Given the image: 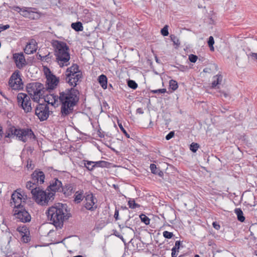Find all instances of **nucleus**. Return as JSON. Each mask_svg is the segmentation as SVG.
<instances>
[{"label": "nucleus", "instance_id": "obj_17", "mask_svg": "<svg viewBox=\"0 0 257 257\" xmlns=\"http://www.w3.org/2000/svg\"><path fill=\"white\" fill-rule=\"evenodd\" d=\"M13 57L17 67L19 69H22L26 65V60L22 53H15L13 54Z\"/></svg>", "mask_w": 257, "mask_h": 257}, {"label": "nucleus", "instance_id": "obj_7", "mask_svg": "<svg viewBox=\"0 0 257 257\" xmlns=\"http://www.w3.org/2000/svg\"><path fill=\"white\" fill-rule=\"evenodd\" d=\"M26 89L31 98L37 102L44 97V94L47 91L44 85L39 82L30 83L27 84Z\"/></svg>", "mask_w": 257, "mask_h": 257}, {"label": "nucleus", "instance_id": "obj_18", "mask_svg": "<svg viewBox=\"0 0 257 257\" xmlns=\"http://www.w3.org/2000/svg\"><path fill=\"white\" fill-rule=\"evenodd\" d=\"M17 230L21 235L22 241L27 243L30 240V231L26 225L18 227Z\"/></svg>", "mask_w": 257, "mask_h": 257}, {"label": "nucleus", "instance_id": "obj_10", "mask_svg": "<svg viewBox=\"0 0 257 257\" xmlns=\"http://www.w3.org/2000/svg\"><path fill=\"white\" fill-rule=\"evenodd\" d=\"M18 191L19 190L15 191L11 196L10 204L13 207V210L20 209L25 205V198Z\"/></svg>", "mask_w": 257, "mask_h": 257}, {"label": "nucleus", "instance_id": "obj_20", "mask_svg": "<svg viewBox=\"0 0 257 257\" xmlns=\"http://www.w3.org/2000/svg\"><path fill=\"white\" fill-rule=\"evenodd\" d=\"M37 49V43L35 40L32 39L27 43L24 49V52L27 54H31L35 53Z\"/></svg>", "mask_w": 257, "mask_h": 257}, {"label": "nucleus", "instance_id": "obj_41", "mask_svg": "<svg viewBox=\"0 0 257 257\" xmlns=\"http://www.w3.org/2000/svg\"><path fill=\"white\" fill-rule=\"evenodd\" d=\"M151 92L154 94L165 93L167 92V90L165 88L158 89L152 90Z\"/></svg>", "mask_w": 257, "mask_h": 257}, {"label": "nucleus", "instance_id": "obj_32", "mask_svg": "<svg viewBox=\"0 0 257 257\" xmlns=\"http://www.w3.org/2000/svg\"><path fill=\"white\" fill-rule=\"evenodd\" d=\"M128 205L131 209H136L140 207V205L136 203L134 199H130L128 201Z\"/></svg>", "mask_w": 257, "mask_h": 257}, {"label": "nucleus", "instance_id": "obj_9", "mask_svg": "<svg viewBox=\"0 0 257 257\" xmlns=\"http://www.w3.org/2000/svg\"><path fill=\"white\" fill-rule=\"evenodd\" d=\"M17 100L18 106L23 109L25 113L32 111V101L30 96L25 93H19L17 95Z\"/></svg>", "mask_w": 257, "mask_h": 257}, {"label": "nucleus", "instance_id": "obj_43", "mask_svg": "<svg viewBox=\"0 0 257 257\" xmlns=\"http://www.w3.org/2000/svg\"><path fill=\"white\" fill-rule=\"evenodd\" d=\"M171 256L172 257H177L178 252L179 251V249H177L175 248H172V249Z\"/></svg>", "mask_w": 257, "mask_h": 257}, {"label": "nucleus", "instance_id": "obj_12", "mask_svg": "<svg viewBox=\"0 0 257 257\" xmlns=\"http://www.w3.org/2000/svg\"><path fill=\"white\" fill-rule=\"evenodd\" d=\"M9 85L14 90H21L23 89V83L19 71H16L12 74L9 81Z\"/></svg>", "mask_w": 257, "mask_h": 257}, {"label": "nucleus", "instance_id": "obj_48", "mask_svg": "<svg viewBox=\"0 0 257 257\" xmlns=\"http://www.w3.org/2000/svg\"><path fill=\"white\" fill-rule=\"evenodd\" d=\"M248 57H251L252 59L257 60V53L251 52L249 54H247Z\"/></svg>", "mask_w": 257, "mask_h": 257}, {"label": "nucleus", "instance_id": "obj_6", "mask_svg": "<svg viewBox=\"0 0 257 257\" xmlns=\"http://www.w3.org/2000/svg\"><path fill=\"white\" fill-rule=\"evenodd\" d=\"M82 78V73L76 64L68 68L65 72V80L71 86L75 87Z\"/></svg>", "mask_w": 257, "mask_h": 257}, {"label": "nucleus", "instance_id": "obj_40", "mask_svg": "<svg viewBox=\"0 0 257 257\" xmlns=\"http://www.w3.org/2000/svg\"><path fill=\"white\" fill-rule=\"evenodd\" d=\"M163 236L165 238H168V239H170L171 238L174 234L173 233V232H169V231H165L163 232Z\"/></svg>", "mask_w": 257, "mask_h": 257}, {"label": "nucleus", "instance_id": "obj_14", "mask_svg": "<svg viewBox=\"0 0 257 257\" xmlns=\"http://www.w3.org/2000/svg\"><path fill=\"white\" fill-rule=\"evenodd\" d=\"M97 200L91 192L85 193V198L84 201L85 208L90 211H94L97 208L96 203Z\"/></svg>", "mask_w": 257, "mask_h": 257}, {"label": "nucleus", "instance_id": "obj_56", "mask_svg": "<svg viewBox=\"0 0 257 257\" xmlns=\"http://www.w3.org/2000/svg\"><path fill=\"white\" fill-rule=\"evenodd\" d=\"M13 255H14V257H19V255L16 253H14Z\"/></svg>", "mask_w": 257, "mask_h": 257}, {"label": "nucleus", "instance_id": "obj_47", "mask_svg": "<svg viewBox=\"0 0 257 257\" xmlns=\"http://www.w3.org/2000/svg\"><path fill=\"white\" fill-rule=\"evenodd\" d=\"M9 28H10V25H3L1 24V25H0V30H1V32L2 31L7 30V29H9Z\"/></svg>", "mask_w": 257, "mask_h": 257}, {"label": "nucleus", "instance_id": "obj_38", "mask_svg": "<svg viewBox=\"0 0 257 257\" xmlns=\"http://www.w3.org/2000/svg\"><path fill=\"white\" fill-rule=\"evenodd\" d=\"M117 123H118V125L120 130L122 131V132L123 133V134L125 135V136L127 138H130L129 134L126 132L125 130L123 128L121 123L119 122V121H117Z\"/></svg>", "mask_w": 257, "mask_h": 257}, {"label": "nucleus", "instance_id": "obj_57", "mask_svg": "<svg viewBox=\"0 0 257 257\" xmlns=\"http://www.w3.org/2000/svg\"><path fill=\"white\" fill-rule=\"evenodd\" d=\"M194 257H200V256L198 254H196Z\"/></svg>", "mask_w": 257, "mask_h": 257}, {"label": "nucleus", "instance_id": "obj_31", "mask_svg": "<svg viewBox=\"0 0 257 257\" xmlns=\"http://www.w3.org/2000/svg\"><path fill=\"white\" fill-rule=\"evenodd\" d=\"M150 169L153 174H158L160 176L161 175V173H162V172L160 171V170L157 169L155 164H151L150 165Z\"/></svg>", "mask_w": 257, "mask_h": 257}, {"label": "nucleus", "instance_id": "obj_29", "mask_svg": "<svg viewBox=\"0 0 257 257\" xmlns=\"http://www.w3.org/2000/svg\"><path fill=\"white\" fill-rule=\"evenodd\" d=\"M107 163V162L104 161L94 162V169L98 167H105Z\"/></svg>", "mask_w": 257, "mask_h": 257}, {"label": "nucleus", "instance_id": "obj_34", "mask_svg": "<svg viewBox=\"0 0 257 257\" xmlns=\"http://www.w3.org/2000/svg\"><path fill=\"white\" fill-rule=\"evenodd\" d=\"M170 37L171 40L173 42L174 45H175L177 46L180 45V42L177 36L174 35H171Z\"/></svg>", "mask_w": 257, "mask_h": 257}, {"label": "nucleus", "instance_id": "obj_24", "mask_svg": "<svg viewBox=\"0 0 257 257\" xmlns=\"http://www.w3.org/2000/svg\"><path fill=\"white\" fill-rule=\"evenodd\" d=\"M98 81L99 84L100 85V86H101V87L103 89H105L107 88V78L105 75H104V74L100 75L98 77Z\"/></svg>", "mask_w": 257, "mask_h": 257}, {"label": "nucleus", "instance_id": "obj_53", "mask_svg": "<svg viewBox=\"0 0 257 257\" xmlns=\"http://www.w3.org/2000/svg\"><path fill=\"white\" fill-rule=\"evenodd\" d=\"M97 134H98V136L101 138H103L104 137L103 133H101L100 130H98Z\"/></svg>", "mask_w": 257, "mask_h": 257}, {"label": "nucleus", "instance_id": "obj_37", "mask_svg": "<svg viewBox=\"0 0 257 257\" xmlns=\"http://www.w3.org/2000/svg\"><path fill=\"white\" fill-rule=\"evenodd\" d=\"M199 148V145L197 143H192L190 146V150L193 153H195L198 148Z\"/></svg>", "mask_w": 257, "mask_h": 257}, {"label": "nucleus", "instance_id": "obj_28", "mask_svg": "<svg viewBox=\"0 0 257 257\" xmlns=\"http://www.w3.org/2000/svg\"><path fill=\"white\" fill-rule=\"evenodd\" d=\"M84 166L88 170L92 171L94 169V161L83 160Z\"/></svg>", "mask_w": 257, "mask_h": 257}, {"label": "nucleus", "instance_id": "obj_45", "mask_svg": "<svg viewBox=\"0 0 257 257\" xmlns=\"http://www.w3.org/2000/svg\"><path fill=\"white\" fill-rule=\"evenodd\" d=\"M26 167L28 169H33V166L32 164V161L30 159H28L27 160Z\"/></svg>", "mask_w": 257, "mask_h": 257}, {"label": "nucleus", "instance_id": "obj_2", "mask_svg": "<svg viewBox=\"0 0 257 257\" xmlns=\"http://www.w3.org/2000/svg\"><path fill=\"white\" fill-rule=\"evenodd\" d=\"M79 99V92L74 87L68 88L60 92L59 101L61 105V117H65L73 113L74 108L77 105Z\"/></svg>", "mask_w": 257, "mask_h": 257}, {"label": "nucleus", "instance_id": "obj_33", "mask_svg": "<svg viewBox=\"0 0 257 257\" xmlns=\"http://www.w3.org/2000/svg\"><path fill=\"white\" fill-rule=\"evenodd\" d=\"M140 217L142 222H144L146 225H149L150 224V219L146 215L142 214L140 215Z\"/></svg>", "mask_w": 257, "mask_h": 257}, {"label": "nucleus", "instance_id": "obj_22", "mask_svg": "<svg viewBox=\"0 0 257 257\" xmlns=\"http://www.w3.org/2000/svg\"><path fill=\"white\" fill-rule=\"evenodd\" d=\"M61 191L65 196H70L74 192L73 186L71 184H66L64 187L62 186Z\"/></svg>", "mask_w": 257, "mask_h": 257}, {"label": "nucleus", "instance_id": "obj_5", "mask_svg": "<svg viewBox=\"0 0 257 257\" xmlns=\"http://www.w3.org/2000/svg\"><path fill=\"white\" fill-rule=\"evenodd\" d=\"M52 45L54 49L56 61L59 66L63 67L69 65L70 56L69 48L67 44L63 41L54 40Z\"/></svg>", "mask_w": 257, "mask_h": 257}, {"label": "nucleus", "instance_id": "obj_16", "mask_svg": "<svg viewBox=\"0 0 257 257\" xmlns=\"http://www.w3.org/2000/svg\"><path fill=\"white\" fill-rule=\"evenodd\" d=\"M62 183L61 181L57 178H54L50 181V184L48 186L47 191L49 193H54V197L56 192L61 191Z\"/></svg>", "mask_w": 257, "mask_h": 257}, {"label": "nucleus", "instance_id": "obj_23", "mask_svg": "<svg viewBox=\"0 0 257 257\" xmlns=\"http://www.w3.org/2000/svg\"><path fill=\"white\" fill-rule=\"evenodd\" d=\"M81 17L82 18V20L85 23H88L92 20L91 13L87 9H84L83 10Z\"/></svg>", "mask_w": 257, "mask_h": 257}, {"label": "nucleus", "instance_id": "obj_11", "mask_svg": "<svg viewBox=\"0 0 257 257\" xmlns=\"http://www.w3.org/2000/svg\"><path fill=\"white\" fill-rule=\"evenodd\" d=\"M49 107L48 104L38 103L35 109V114L37 116L40 121L47 119L49 116Z\"/></svg>", "mask_w": 257, "mask_h": 257}, {"label": "nucleus", "instance_id": "obj_42", "mask_svg": "<svg viewBox=\"0 0 257 257\" xmlns=\"http://www.w3.org/2000/svg\"><path fill=\"white\" fill-rule=\"evenodd\" d=\"M198 57L193 54H190L189 56V60L191 62L195 63L197 60Z\"/></svg>", "mask_w": 257, "mask_h": 257}, {"label": "nucleus", "instance_id": "obj_21", "mask_svg": "<svg viewBox=\"0 0 257 257\" xmlns=\"http://www.w3.org/2000/svg\"><path fill=\"white\" fill-rule=\"evenodd\" d=\"M85 198V194L84 195L83 190L80 189L75 192L73 201L75 203L79 204Z\"/></svg>", "mask_w": 257, "mask_h": 257}, {"label": "nucleus", "instance_id": "obj_1", "mask_svg": "<svg viewBox=\"0 0 257 257\" xmlns=\"http://www.w3.org/2000/svg\"><path fill=\"white\" fill-rule=\"evenodd\" d=\"M45 178L43 172L35 170L31 175V180L26 184L27 188L31 190L33 198L41 205H47L54 199V193L44 191L38 186L44 182Z\"/></svg>", "mask_w": 257, "mask_h": 257}, {"label": "nucleus", "instance_id": "obj_15", "mask_svg": "<svg viewBox=\"0 0 257 257\" xmlns=\"http://www.w3.org/2000/svg\"><path fill=\"white\" fill-rule=\"evenodd\" d=\"M49 74L47 75V81H46V90L48 89L52 90L54 89L59 83V78L56 77V76L51 73V71L48 69Z\"/></svg>", "mask_w": 257, "mask_h": 257}, {"label": "nucleus", "instance_id": "obj_55", "mask_svg": "<svg viewBox=\"0 0 257 257\" xmlns=\"http://www.w3.org/2000/svg\"><path fill=\"white\" fill-rule=\"evenodd\" d=\"M3 134V127L1 125V124H0V139L2 138Z\"/></svg>", "mask_w": 257, "mask_h": 257}, {"label": "nucleus", "instance_id": "obj_50", "mask_svg": "<svg viewBox=\"0 0 257 257\" xmlns=\"http://www.w3.org/2000/svg\"><path fill=\"white\" fill-rule=\"evenodd\" d=\"M212 225H213V227L216 229V230H218L220 229V225L219 224H218L216 222H213V223H212Z\"/></svg>", "mask_w": 257, "mask_h": 257}, {"label": "nucleus", "instance_id": "obj_60", "mask_svg": "<svg viewBox=\"0 0 257 257\" xmlns=\"http://www.w3.org/2000/svg\"><path fill=\"white\" fill-rule=\"evenodd\" d=\"M256 157H257V156H256Z\"/></svg>", "mask_w": 257, "mask_h": 257}, {"label": "nucleus", "instance_id": "obj_46", "mask_svg": "<svg viewBox=\"0 0 257 257\" xmlns=\"http://www.w3.org/2000/svg\"><path fill=\"white\" fill-rule=\"evenodd\" d=\"M181 245V242L180 240H177L175 242V246L173 248H175L177 249H180Z\"/></svg>", "mask_w": 257, "mask_h": 257}, {"label": "nucleus", "instance_id": "obj_26", "mask_svg": "<svg viewBox=\"0 0 257 257\" xmlns=\"http://www.w3.org/2000/svg\"><path fill=\"white\" fill-rule=\"evenodd\" d=\"M71 28L76 32L82 31L83 27L80 22L72 23L71 25Z\"/></svg>", "mask_w": 257, "mask_h": 257}, {"label": "nucleus", "instance_id": "obj_59", "mask_svg": "<svg viewBox=\"0 0 257 257\" xmlns=\"http://www.w3.org/2000/svg\"><path fill=\"white\" fill-rule=\"evenodd\" d=\"M256 255H257V254Z\"/></svg>", "mask_w": 257, "mask_h": 257}, {"label": "nucleus", "instance_id": "obj_4", "mask_svg": "<svg viewBox=\"0 0 257 257\" xmlns=\"http://www.w3.org/2000/svg\"><path fill=\"white\" fill-rule=\"evenodd\" d=\"M6 138L14 139L26 143L28 140H35L36 137L33 131L30 128L16 127L15 126L9 124L6 131Z\"/></svg>", "mask_w": 257, "mask_h": 257}, {"label": "nucleus", "instance_id": "obj_52", "mask_svg": "<svg viewBox=\"0 0 257 257\" xmlns=\"http://www.w3.org/2000/svg\"><path fill=\"white\" fill-rule=\"evenodd\" d=\"M136 112L137 113L142 114L144 113V110L142 108H138L137 109Z\"/></svg>", "mask_w": 257, "mask_h": 257}, {"label": "nucleus", "instance_id": "obj_8", "mask_svg": "<svg viewBox=\"0 0 257 257\" xmlns=\"http://www.w3.org/2000/svg\"><path fill=\"white\" fill-rule=\"evenodd\" d=\"M12 9L18 12L23 17L31 20H37L40 17V14L35 8L25 7L20 8L19 6H14L12 7Z\"/></svg>", "mask_w": 257, "mask_h": 257}, {"label": "nucleus", "instance_id": "obj_49", "mask_svg": "<svg viewBox=\"0 0 257 257\" xmlns=\"http://www.w3.org/2000/svg\"><path fill=\"white\" fill-rule=\"evenodd\" d=\"M40 56L41 57V59H40L42 61L48 62V60L50 59V58L49 57V54L48 55H46L44 56H41L40 55Z\"/></svg>", "mask_w": 257, "mask_h": 257}, {"label": "nucleus", "instance_id": "obj_25", "mask_svg": "<svg viewBox=\"0 0 257 257\" xmlns=\"http://www.w3.org/2000/svg\"><path fill=\"white\" fill-rule=\"evenodd\" d=\"M222 76L221 74H217L213 77V80L211 83L212 88L216 87L218 85L220 84L222 80Z\"/></svg>", "mask_w": 257, "mask_h": 257}, {"label": "nucleus", "instance_id": "obj_44", "mask_svg": "<svg viewBox=\"0 0 257 257\" xmlns=\"http://www.w3.org/2000/svg\"><path fill=\"white\" fill-rule=\"evenodd\" d=\"M175 135V133L174 131L170 132L165 137V139L167 140H169L171 139H172L173 137H174Z\"/></svg>", "mask_w": 257, "mask_h": 257}, {"label": "nucleus", "instance_id": "obj_39", "mask_svg": "<svg viewBox=\"0 0 257 257\" xmlns=\"http://www.w3.org/2000/svg\"><path fill=\"white\" fill-rule=\"evenodd\" d=\"M161 34L164 36H167L169 35L168 26L165 25L161 30Z\"/></svg>", "mask_w": 257, "mask_h": 257}, {"label": "nucleus", "instance_id": "obj_19", "mask_svg": "<svg viewBox=\"0 0 257 257\" xmlns=\"http://www.w3.org/2000/svg\"><path fill=\"white\" fill-rule=\"evenodd\" d=\"M42 98L44 99V101L48 104H51L54 107L58 106L59 96L54 95V94H44V97Z\"/></svg>", "mask_w": 257, "mask_h": 257}, {"label": "nucleus", "instance_id": "obj_13", "mask_svg": "<svg viewBox=\"0 0 257 257\" xmlns=\"http://www.w3.org/2000/svg\"><path fill=\"white\" fill-rule=\"evenodd\" d=\"M13 215L18 221L23 223L29 222L31 220V216L25 207L13 210Z\"/></svg>", "mask_w": 257, "mask_h": 257}, {"label": "nucleus", "instance_id": "obj_35", "mask_svg": "<svg viewBox=\"0 0 257 257\" xmlns=\"http://www.w3.org/2000/svg\"><path fill=\"white\" fill-rule=\"evenodd\" d=\"M214 44V38L212 36H210L208 41V45L210 48V49L211 51H213L214 50L213 47V44Z\"/></svg>", "mask_w": 257, "mask_h": 257}, {"label": "nucleus", "instance_id": "obj_54", "mask_svg": "<svg viewBox=\"0 0 257 257\" xmlns=\"http://www.w3.org/2000/svg\"><path fill=\"white\" fill-rule=\"evenodd\" d=\"M114 234L116 236H117V237H119V238H121V239H122V238H123L122 236V235H120V234H119V233H118L116 231H115L114 232Z\"/></svg>", "mask_w": 257, "mask_h": 257}, {"label": "nucleus", "instance_id": "obj_27", "mask_svg": "<svg viewBox=\"0 0 257 257\" xmlns=\"http://www.w3.org/2000/svg\"><path fill=\"white\" fill-rule=\"evenodd\" d=\"M234 212L237 215V219L241 222H243L245 220V217L243 216L242 211L240 208H236L234 210Z\"/></svg>", "mask_w": 257, "mask_h": 257}, {"label": "nucleus", "instance_id": "obj_30", "mask_svg": "<svg viewBox=\"0 0 257 257\" xmlns=\"http://www.w3.org/2000/svg\"><path fill=\"white\" fill-rule=\"evenodd\" d=\"M169 87L173 91L177 90L178 88L177 82L173 79L170 80L169 81Z\"/></svg>", "mask_w": 257, "mask_h": 257}, {"label": "nucleus", "instance_id": "obj_3", "mask_svg": "<svg viewBox=\"0 0 257 257\" xmlns=\"http://www.w3.org/2000/svg\"><path fill=\"white\" fill-rule=\"evenodd\" d=\"M67 207L66 204L58 203L49 207L47 210L48 218L56 229H61L63 226L64 221L69 217Z\"/></svg>", "mask_w": 257, "mask_h": 257}, {"label": "nucleus", "instance_id": "obj_58", "mask_svg": "<svg viewBox=\"0 0 257 257\" xmlns=\"http://www.w3.org/2000/svg\"><path fill=\"white\" fill-rule=\"evenodd\" d=\"M113 186H114V188H116V186H115V185H113Z\"/></svg>", "mask_w": 257, "mask_h": 257}, {"label": "nucleus", "instance_id": "obj_51", "mask_svg": "<svg viewBox=\"0 0 257 257\" xmlns=\"http://www.w3.org/2000/svg\"><path fill=\"white\" fill-rule=\"evenodd\" d=\"M118 214H119V211L116 208L115 210L114 211V217L115 218V220L118 219Z\"/></svg>", "mask_w": 257, "mask_h": 257}, {"label": "nucleus", "instance_id": "obj_36", "mask_svg": "<svg viewBox=\"0 0 257 257\" xmlns=\"http://www.w3.org/2000/svg\"><path fill=\"white\" fill-rule=\"evenodd\" d=\"M128 86L133 89H136L138 87V84L133 80H129L127 81Z\"/></svg>", "mask_w": 257, "mask_h": 257}]
</instances>
